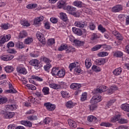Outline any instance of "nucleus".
I'll return each mask as SVG.
<instances>
[{
	"mask_svg": "<svg viewBox=\"0 0 129 129\" xmlns=\"http://www.w3.org/2000/svg\"><path fill=\"white\" fill-rule=\"evenodd\" d=\"M102 100V97L100 95H95L90 100L91 104H97L98 102H100Z\"/></svg>",
	"mask_w": 129,
	"mask_h": 129,
	"instance_id": "nucleus-1",
	"label": "nucleus"
},
{
	"mask_svg": "<svg viewBox=\"0 0 129 129\" xmlns=\"http://www.w3.org/2000/svg\"><path fill=\"white\" fill-rule=\"evenodd\" d=\"M63 10L67 11L68 14L73 15V16H76V8L71 6H66L63 8Z\"/></svg>",
	"mask_w": 129,
	"mask_h": 129,
	"instance_id": "nucleus-2",
	"label": "nucleus"
},
{
	"mask_svg": "<svg viewBox=\"0 0 129 129\" xmlns=\"http://www.w3.org/2000/svg\"><path fill=\"white\" fill-rule=\"evenodd\" d=\"M36 37L38 40H39L43 45L46 44V39L45 38V37H44V34H42V33L37 32L36 33Z\"/></svg>",
	"mask_w": 129,
	"mask_h": 129,
	"instance_id": "nucleus-3",
	"label": "nucleus"
},
{
	"mask_svg": "<svg viewBox=\"0 0 129 129\" xmlns=\"http://www.w3.org/2000/svg\"><path fill=\"white\" fill-rule=\"evenodd\" d=\"M29 63L30 65L34 66L35 69H39L41 68V64L38 59H32Z\"/></svg>",
	"mask_w": 129,
	"mask_h": 129,
	"instance_id": "nucleus-4",
	"label": "nucleus"
},
{
	"mask_svg": "<svg viewBox=\"0 0 129 129\" xmlns=\"http://www.w3.org/2000/svg\"><path fill=\"white\" fill-rule=\"evenodd\" d=\"M1 58L2 60H3V61H10V60H12V59L14 58V55L10 54H3L1 55Z\"/></svg>",
	"mask_w": 129,
	"mask_h": 129,
	"instance_id": "nucleus-5",
	"label": "nucleus"
},
{
	"mask_svg": "<svg viewBox=\"0 0 129 129\" xmlns=\"http://www.w3.org/2000/svg\"><path fill=\"white\" fill-rule=\"evenodd\" d=\"M122 6L121 5H116L111 9V12L112 13H119L121 11H122Z\"/></svg>",
	"mask_w": 129,
	"mask_h": 129,
	"instance_id": "nucleus-6",
	"label": "nucleus"
},
{
	"mask_svg": "<svg viewBox=\"0 0 129 129\" xmlns=\"http://www.w3.org/2000/svg\"><path fill=\"white\" fill-rule=\"evenodd\" d=\"M44 106L46 107V109L49 111H52L56 108V105L52 104L50 103H44Z\"/></svg>",
	"mask_w": 129,
	"mask_h": 129,
	"instance_id": "nucleus-7",
	"label": "nucleus"
},
{
	"mask_svg": "<svg viewBox=\"0 0 129 129\" xmlns=\"http://www.w3.org/2000/svg\"><path fill=\"white\" fill-rule=\"evenodd\" d=\"M15 116V112H5L4 113V118H12Z\"/></svg>",
	"mask_w": 129,
	"mask_h": 129,
	"instance_id": "nucleus-8",
	"label": "nucleus"
},
{
	"mask_svg": "<svg viewBox=\"0 0 129 129\" xmlns=\"http://www.w3.org/2000/svg\"><path fill=\"white\" fill-rule=\"evenodd\" d=\"M72 30L74 34L78 35V36H82L83 34L82 30L79 28H77L76 27H73Z\"/></svg>",
	"mask_w": 129,
	"mask_h": 129,
	"instance_id": "nucleus-9",
	"label": "nucleus"
},
{
	"mask_svg": "<svg viewBox=\"0 0 129 129\" xmlns=\"http://www.w3.org/2000/svg\"><path fill=\"white\" fill-rule=\"evenodd\" d=\"M81 88V84H77V83H72L70 85V88L71 89H73V90H77V89H79V88Z\"/></svg>",
	"mask_w": 129,
	"mask_h": 129,
	"instance_id": "nucleus-10",
	"label": "nucleus"
},
{
	"mask_svg": "<svg viewBox=\"0 0 129 129\" xmlns=\"http://www.w3.org/2000/svg\"><path fill=\"white\" fill-rule=\"evenodd\" d=\"M75 26L80 29H83L85 27V23L83 21H77L75 23Z\"/></svg>",
	"mask_w": 129,
	"mask_h": 129,
	"instance_id": "nucleus-11",
	"label": "nucleus"
},
{
	"mask_svg": "<svg viewBox=\"0 0 129 129\" xmlns=\"http://www.w3.org/2000/svg\"><path fill=\"white\" fill-rule=\"evenodd\" d=\"M68 121L69 125H70V126H72V127H74V128L77 127V123H76V122H75L73 120H72L71 119H69Z\"/></svg>",
	"mask_w": 129,
	"mask_h": 129,
	"instance_id": "nucleus-12",
	"label": "nucleus"
},
{
	"mask_svg": "<svg viewBox=\"0 0 129 129\" xmlns=\"http://www.w3.org/2000/svg\"><path fill=\"white\" fill-rule=\"evenodd\" d=\"M17 71L18 73H20L21 74H23L24 75L27 74V70H26L25 68L18 67L17 68Z\"/></svg>",
	"mask_w": 129,
	"mask_h": 129,
	"instance_id": "nucleus-13",
	"label": "nucleus"
},
{
	"mask_svg": "<svg viewBox=\"0 0 129 129\" xmlns=\"http://www.w3.org/2000/svg\"><path fill=\"white\" fill-rule=\"evenodd\" d=\"M60 19L63 22H67V21H68V17H67V15L63 12H61L60 13Z\"/></svg>",
	"mask_w": 129,
	"mask_h": 129,
	"instance_id": "nucleus-14",
	"label": "nucleus"
},
{
	"mask_svg": "<svg viewBox=\"0 0 129 129\" xmlns=\"http://www.w3.org/2000/svg\"><path fill=\"white\" fill-rule=\"evenodd\" d=\"M114 57H116L117 58H121L122 56H123V53L121 51H117L113 52Z\"/></svg>",
	"mask_w": 129,
	"mask_h": 129,
	"instance_id": "nucleus-15",
	"label": "nucleus"
},
{
	"mask_svg": "<svg viewBox=\"0 0 129 129\" xmlns=\"http://www.w3.org/2000/svg\"><path fill=\"white\" fill-rule=\"evenodd\" d=\"M44 20V17L41 16L40 17H37L34 19V24L35 25H39L42 21Z\"/></svg>",
	"mask_w": 129,
	"mask_h": 129,
	"instance_id": "nucleus-16",
	"label": "nucleus"
},
{
	"mask_svg": "<svg viewBox=\"0 0 129 129\" xmlns=\"http://www.w3.org/2000/svg\"><path fill=\"white\" fill-rule=\"evenodd\" d=\"M66 73V72L65 71V70L61 69L58 71V73L56 76H58L60 78H62L65 76Z\"/></svg>",
	"mask_w": 129,
	"mask_h": 129,
	"instance_id": "nucleus-17",
	"label": "nucleus"
},
{
	"mask_svg": "<svg viewBox=\"0 0 129 129\" xmlns=\"http://www.w3.org/2000/svg\"><path fill=\"white\" fill-rule=\"evenodd\" d=\"M122 71V69H121V68H118L113 71V73L114 75H116V76H118V75L121 74Z\"/></svg>",
	"mask_w": 129,
	"mask_h": 129,
	"instance_id": "nucleus-18",
	"label": "nucleus"
},
{
	"mask_svg": "<svg viewBox=\"0 0 129 129\" xmlns=\"http://www.w3.org/2000/svg\"><path fill=\"white\" fill-rule=\"evenodd\" d=\"M105 63V59L104 58H99L96 60L97 65H104Z\"/></svg>",
	"mask_w": 129,
	"mask_h": 129,
	"instance_id": "nucleus-19",
	"label": "nucleus"
},
{
	"mask_svg": "<svg viewBox=\"0 0 129 129\" xmlns=\"http://www.w3.org/2000/svg\"><path fill=\"white\" fill-rule=\"evenodd\" d=\"M28 36V33L25 30H23L20 32L19 35V39H23L24 38H26Z\"/></svg>",
	"mask_w": 129,
	"mask_h": 129,
	"instance_id": "nucleus-20",
	"label": "nucleus"
},
{
	"mask_svg": "<svg viewBox=\"0 0 129 129\" xmlns=\"http://www.w3.org/2000/svg\"><path fill=\"white\" fill-rule=\"evenodd\" d=\"M6 109L7 110H16L17 109V106L15 104L7 105Z\"/></svg>",
	"mask_w": 129,
	"mask_h": 129,
	"instance_id": "nucleus-21",
	"label": "nucleus"
},
{
	"mask_svg": "<svg viewBox=\"0 0 129 129\" xmlns=\"http://www.w3.org/2000/svg\"><path fill=\"white\" fill-rule=\"evenodd\" d=\"M21 124H23V125H25V126H29V127H32V122L30 121H25L22 120L21 121Z\"/></svg>",
	"mask_w": 129,
	"mask_h": 129,
	"instance_id": "nucleus-22",
	"label": "nucleus"
},
{
	"mask_svg": "<svg viewBox=\"0 0 129 129\" xmlns=\"http://www.w3.org/2000/svg\"><path fill=\"white\" fill-rule=\"evenodd\" d=\"M58 72H59V68H56V67L53 68L51 71V74L53 76H57Z\"/></svg>",
	"mask_w": 129,
	"mask_h": 129,
	"instance_id": "nucleus-23",
	"label": "nucleus"
},
{
	"mask_svg": "<svg viewBox=\"0 0 129 129\" xmlns=\"http://www.w3.org/2000/svg\"><path fill=\"white\" fill-rule=\"evenodd\" d=\"M5 70L7 73H11L14 71V68L11 66H8L5 68Z\"/></svg>",
	"mask_w": 129,
	"mask_h": 129,
	"instance_id": "nucleus-24",
	"label": "nucleus"
},
{
	"mask_svg": "<svg viewBox=\"0 0 129 129\" xmlns=\"http://www.w3.org/2000/svg\"><path fill=\"white\" fill-rule=\"evenodd\" d=\"M67 108H72L75 106V104L73 103L72 101H69L66 104Z\"/></svg>",
	"mask_w": 129,
	"mask_h": 129,
	"instance_id": "nucleus-25",
	"label": "nucleus"
},
{
	"mask_svg": "<svg viewBox=\"0 0 129 129\" xmlns=\"http://www.w3.org/2000/svg\"><path fill=\"white\" fill-rule=\"evenodd\" d=\"M121 109L124 110V111H127V112H129V104H122L121 107Z\"/></svg>",
	"mask_w": 129,
	"mask_h": 129,
	"instance_id": "nucleus-26",
	"label": "nucleus"
},
{
	"mask_svg": "<svg viewBox=\"0 0 129 129\" xmlns=\"http://www.w3.org/2000/svg\"><path fill=\"white\" fill-rule=\"evenodd\" d=\"M78 62H74V63H72L70 64L69 68L70 70V71H72L73 69H74V68L77 67V65H78Z\"/></svg>",
	"mask_w": 129,
	"mask_h": 129,
	"instance_id": "nucleus-27",
	"label": "nucleus"
},
{
	"mask_svg": "<svg viewBox=\"0 0 129 129\" xmlns=\"http://www.w3.org/2000/svg\"><path fill=\"white\" fill-rule=\"evenodd\" d=\"M42 92L44 93V95H48V94H50V90L49 88L44 87L42 89Z\"/></svg>",
	"mask_w": 129,
	"mask_h": 129,
	"instance_id": "nucleus-28",
	"label": "nucleus"
},
{
	"mask_svg": "<svg viewBox=\"0 0 129 129\" xmlns=\"http://www.w3.org/2000/svg\"><path fill=\"white\" fill-rule=\"evenodd\" d=\"M16 46L19 49H23V48H25V45L23 44V42L20 41H18L16 44Z\"/></svg>",
	"mask_w": 129,
	"mask_h": 129,
	"instance_id": "nucleus-29",
	"label": "nucleus"
},
{
	"mask_svg": "<svg viewBox=\"0 0 129 129\" xmlns=\"http://www.w3.org/2000/svg\"><path fill=\"white\" fill-rule=\"evenodd\" d=\"M49 86L51 88H53V89H60L61 88L60 85L56 84H49Z\"/></svg>",
	"mask_w": 129,
	"mask_h": 129,
	"instance_id": "nucleus-30",
	"label": "nucleus"
},
{
	"mask_svg": "<svg viewBox=\"0 0 129 129\" xmlns=\"http://www.w3.org/2000/svg\"><path fill=\"white\" fill-rule=\"evenodd\" d=\"M73 42L76 46H82L84 44V42L80 41L77 39L74 40Z\"/></svg>",
	"mask_w": 129,
	"mask_h": 129,
	"instance_id": "nucleus-31",
	"label": "nucleus"
},
{
	"mask_svg": "<svg viewBox=\"0 0 129 129\" xmlns=\"http://www.w3.org/2000/svg\"><path fill=\"white\" fill-rule=\"evenodd\" d=\"M97 120V118L96 117L90 115L88 117V121H89L90 122H91V121H96Z\"/></svg>",
	"mask_w": 129,
	"mask_h": 129,
	"instance_id": "nucleus-32",
	"label": "nucleus"
},
{
	"mask_svg": "<svg viewBox=\"0 0 129 129\" xmlns=\"http://www.w3.org/2000/svg\"><path fill=\"white\" fill-rule=\"evenodd\" d=\"M66 2L63 1H60L57 3V7L58 9H62L64 7Z\"/></svg>",
	"mask_w": 129,
	"mask_h": 129,
	"instance_id": "nucleus-33",
	"label": "nucleus"
},
{
	"mask_svg": "<svg viewBox=\"0 0 129 129\" xmlns=\"http://www.w3.org/2000/svg\"><path fill=\"white\" fill-rule=\"evenodd\" d=\"M85 66L88 69L90 68L91 67V62L89 58H87L85 60Z\"/></svg>",
	"mask_w": 129,
	"mask_h": 129,
	"instance_id": "nucleus-34",
	"label": "nucleus"
},
{
	"mask_svg": "<svg viewBox=\"0 0 129 129\" xmlns=\"http://www.w3.org/2000/svg\"><path fill=\"white\" fill-rule=\"evenodd\" d=\"M90 110L93 111V110H95L96 108H97V104H91V105H89Z\"/></svg>",
	"mask_w": 129,
	"mask_h": 129,
	"instance_id": "nucleus-35",
	"label": "nucleus"
},
{
	"mask_svg": "<svg viewBox=\"0 0 129 129\" xmlns=\"http://www.w3.org/2000/svg\"><path fill=\"white\" fill-rule=\"evenodd\" d=\"M82 71L80 66L78 64L75 69V73H76V74H79L80 73H81Z\"/></svg>",
	"mask_w": 129,
	"mask_h": 129,
	"instance_id": "nucleus-36",
	"label": "nucleus"
},
{
	"mask_svg": "<svg viewBox=\"0 0 129 129\" xmlns=\"http://www.w3.org/2000/svg\"><path fill=\"white\" fill-rule=\"evenodd\" d=\"M74 5L75 7H78V8H82V2L81 1H75L74 2Z\"/></svg>",
	"mask_w": 129,
	"mask_h": 129,
	"instance_id": "nucleus-37",
	"label": "nucleus"
},
{
	"mask_svg": "<svg viewBox=\"0 0 129 129\" xmlns=\"http://www.w3.org/2000/svg\"><path fill=\"white\" fill-rule=\"evenodd\" d=\"M67 49V53H71V52H75V48L72 46H68Z\"/></svg>",
	"mask_w": 129,
	"mask_h": 129,
	"instance_id": "nucleus-38",
	"label": "nucleus"
},
{
	"mask_svg": "<svg viewBox=\"0 0 129 129\" xmlns=\"http://www.w3.org/2000/svg\"><path fill=\"white\" fill-rule=\"evenodd\" d=\"M7 41V37L3 36L2 37L1 40H0V46H3V44H5Z\"/></svg>",
	"mask_w": 129,
	"mask_h": 129,
	"instance_id": "nucleus-39",
	"label": "nucleus"
},
{
	"mask_svg": "<svg viewBox=\"0 0 129 129\" xmlns=\"http://www.w3.org/2000/svg\"><path fill=\"white\" fill-rule=\"evenodd\" d=\"M29 120H37L38 119V117L36 115H30L27 117Z\"/></svg>",
	"mask_w": 129,
	"mask_h": 129,
	"instance_id": "nucleus-40",
	"label": "nucleus"
},
{
	"mask_svg": "<svg viewBox=\"0 0 129 129\" xmlns=\"http://www.w3.org/2000/svg\"><path fill=\"white\" fill-rule=\"evenodd\" d=\"M87 99V93L86 92L83 93L81 97V101H85Z\"/></svg>",
	"mask_w": 129,
	"mask_h": 129,
	"instance_id": "nucleus-41",
	"label": "nucleus"
},
{
	"mask_svg": "<svg viewBox=\"0 0 129 129\" xmlns=\"http://www.w3.org/2000/svg\"><path fill=\"white\" fill-rule=\"evenodd\" d=\"M41 60L43 62H44V63H46V64H50V62H51V61L49 60V58L45 56H43L42 57H41Z\"/></svg>",
	"mask_w": 129,
	"mask_h": 129,
	"instance_id": "nucleus-42",
	"label": "nucleus"
},
{
	"mask_svg": "<svg viewBox=\"0 0 129 129\" xmlns=\"http://www.w3.org/2000/svg\"><path fill=\"white\" fill-rule=\"evenodd\" d=\"M32 42H33V38L30 37H27V38L25 40V44H26V45L31 44V43H32Z\"/></svg>",
	"mask_w": 129,
	"mask_h": 129,
	"instance_id": "nucleus-43",
	"label": "nucleus"
},
{
	"mask_svg": "<svg viewBox=\"0 0 129 129\" xmlns=\"http://www.w3.org/2000/svg\"><path fill=\"white\" fill-rule=\"evenodd\" d=\"M26 86L30 90H36L37 89V87L33 85L27 84Z\"/></svg>",
	"mask_w": 129,
	"mask_h": 129,
	"instance_id": "nucleus-44",
	"label": "nucleus"
},
{
	"mask_svg": "<svg viewBox=\"0 0 129 129\" xmlns=\"http://www.w3.org/2000/svg\"><path fill=\"white\" fill-rule=\"evenodd\" d=\"M12 86V85L10 86V90L7 91L8 93H17V90L13 88Z\"/></svg>",
	"mask_w": 129,
	"mask_h": 129,
	"instance_id": "nucleus-45",
	"label": "nucleus"
},
{
	"mask_svg": "<svg viewBox=\"0 0 129 129\" xmlns=\"http://www.w3.org/2000/svg\"><path fill=\"white\" fill-rule=\"evenodd\" d=\"M36 99L33 98V97H29L28 98V100L29 102H31V103H34V104H37V102H36Z\"/></svg>",
	"mask_w": 129,
	"mask_h": 129,
	"instance_id": "nucleus-46",
	"label": "nucleus"
},
{
	"mask_svg": "<svg viewBox=\"0 0 129 129\" xmlns=\"http://www.w3.org/2000/svg\"><path fill=\"white\" fill-rule=\"evenodd\" d=\"M8 101V98L5 97H0V104H4Z\"/></svg>",
	"mask_w": 129,
	"mask_h": 129,
	"instance_id": "nucleus-47",
	"label": "nucleus"
},
{
	"mask_svg": "<svg viewBox=\"0 0 129 129\" xmlns=\"http://www.w3.org/2000/svg\"><path fill=\"white\" fill-rule=\"evenodd\" d=\"M68 48L67 44H62L60 47L58 48L59 51H63V50H66Z\"/></svg>",
	"mask_w": 129,
	"mask_h": 129,
	"instance_id": "nucleus-48",
	"label": "nucleus"
},
{
	"mask_svg": "<svg viewBox=\"0 0 129 129\" xmlns=\"http://www.w3.org/2000/svg\"><path fill=\"white\" fill-rule=\"evenodd\" d=\"M102 47V45L98 44L94 46L93 48H92V51H97V50H99L100 48Z\"/></svg>",
	"mask_w": 129,
	"mask_h": 129,
	"instance_id": "nucleus-49",
	"label": "nucleus"
},
{
	"mask_svg": "<svg viewBox=\"0 0 129 129\" xmlns=\"http://www.w3.org/2000/svg\"><path fill=\"white\" fill-rule=\"evenodd\" d=\"M53 44H55V39L53 38L48 39L47 42V45H48V46H52Z\"/></svg>",
	"mask_w": 129,
	"mask_h": 129,
	"instance_id": "nucleus-50",
	"label": "nucleus"
},
{
	"mask_svg": "<svg viewBox=\"0 0 129 129\" xmlns=\"http://www.w3.org/2000/svg\"><path fill=\"white\" fill-rule=\"evenodd\" d=\"M21 25H23L24 27H30V23L27 21H22L21 22Z\"/></svg>",
	"mask_w": 129,
	"mask_h": 129,
	"instance_id": "nucleus-51",
	"label": "nucleus"
},
{
	"mask_svg": "<svg viewBox=\"0 0 129 129\" xmlns=\"http://www.w3.org/2000/svg\"><path fill=\"white\" fill-rule=\"evenodd\" d=\"M92 69L94 71H95V72H99L100 71H101L100 68H99L96 66H93L92 68Z\"/></svg>",
	"mask_w": 129,
	"mask_h": 129,
	"instance_id": "nucleus-52",
	"label": "nucleus"
},
{
	"mask_svg": "<svg viewBox=\"0 0 129 129\" xmlns=\"http://www.w3.org/2000/svg\"><path fill=\"white\" fill-rule=\"evenodd\" d=\"M101 126H106V127H109L112 126V124H110L109 122H102L100 124Z\"/></svg>",
	"mask_w": 129,
	"mask_h": 129,
	"instance_id": "nucleus-53",
	"label": "nucleus"
},
{
	"mask_svg": "<svg viewBox=\"0 0 129 129\" xmlns=\"http://www.w3.org/2000/svg\"><path fill=\"white\" fill-rule=\"evenodd\" d=\"M98 30L100 31V32H101V33H104V32L106 31V29H105V28L102 27V25H100L98 26Z\"/></svg>",
	"mask_w": 129,
	"mask_h": 129,
	"instance_id": "nucleus-54",
	"label": "nucleus"
},
{
	"mask_svg": "<svg viewBox=\"0 0 129 129\" xmlns=\"http://www.w3.org/2000/svg\"><path fill=\"white\" fill-rule=\"evenodd\" d=\"M119 117L120 116L118 115L115 116L113 117L112 118H111V121H112V122H115V121H117L118 120H119Z\"/></svg>",
	"mask_w": 129,
	"mask_h": 129,
	"instance_id": "nucleus-55",
	"label": "nucleus"
},
{
	"mask_svg": "<svg viewBox=\"0 0 129 129\" xmlns=\"http://www.w3.org/2000/svg\"><path fill=\"white\" fill-rule=\"evenodd\" d=\"M9 26H10L9 23L3 24L1 25V28H2L4 30H8V29H9Z\"/></svg>",
	"mask_w": 129,
	"mask_h": 129,
	"instance_id": "nucleus-56",
	"label": "nucleus"
},
{
	"mask_svg": "<svg viewBox=\"0 0 129 129\" xmlns=\"http://www.w3.org/2000/svg\"><path fill=\"white\" fill-rule=\"evenodd\" d=\"M118 122L119 123L122 124V123H127L128 122V121H127V119H124V118H121Z\"/></svg>",
	"mask_w": 129,
	"mask_h": 129,
	"instance_id": "nucleus-57",
	"label": "nucleus"
},
{
	"mask_svg": "<svg viewBox=\"0 0 129 129\" xmlns=\"http://www.w3.org/2000/svg\"><path fill=\"white\" fill-rule=\"evenodd\" d=\"M102 47L104 48V49H106V50H110L111 49V46L107 45L106 44L102 45Z\"/></svg>",
	"mask_w": 129,
	"mask_h": 129,
	"instance_id": "nucleus-58",
	"label": "nucleus"
},
{
	"mask_svg": "<svg viewBox=\"0 0 129 129\" xmlns=\"http://www.w3.org/2000/svg\"><path fill=\"white\" fill-rule=\"evenodd\" d=\"M116 39L119 40V41H122L123 40V36L120 34V33H119L118 35L116 36Z\"/></svg>",
	"mask_w": 129,
	"mask_h": 129,
	"instance_id": "nucleus-59",
	"label": "nucleus"
},
{
	"mask_svg": "<svg viewBox=\"0 0 129 129\" xmlns=\"http://www.w3.org/2000/svg\"><path fill=\"white\" fill-rule=\"evenodd\" d=\"M50 21L53 24H56V23H58V19L55 17H52L50 18Z\"/></svg>",
	"mask_w": 129,
	"mask_h": 129,
	"instance_id": "nucleus-60",
	"label": "nucleus"
},
{
	"mask_svg": "<svg viewBox=\"0 0 129 129\" xmlns=\"http://www.w3.org/2000/svg\"><path fill=\"white\" fill-rule=\"evenodd\" d=\"M50 121H51V119L49 117H46L43 120V122H44L45 124H48Z\"/></svg>",
	"mask_w": 129,
	"mask_h": 129,
	"instance_id": "nucleus-61",
	"label": "nucleus"
},
{
	"mask_svg": "<svg viewBox=\"0 0 129 129\" xmlns=\"http://www.w3.org/2000/svg\"><path fill=\"white\" fill-rule=\"evenodd\" d=\"M61 94L64 98H66V97H68V94L67 93V92L65 91H61Z\"/></svg>",
	"mask_w": 129,
	"mask_h": 129,
	"instance_id": "nucleus-62",
	"label": "nucleus"
},
{
	"mask_svg": "<svg viewBox=\"0 0 129 129\" xmlns=\"http://www.w3.org/2000/svg\"><path fill=\"white\" fill-rule=\"evenodd\" d=\"M50 67H51V64H50V63H47L44 67V69L45 70V71H48V70L50 69Z\"/></svg>",
	"mask_w": 129,
	"mask_h": 129,
	"instance_id": "nucleus-63",
	"label": "nucleus"
},
{
	"mask_svg": "<svg viewBox=\"0 0 129 129\" xmlns=\"http://www.w3.org/2000/svg\"><path fill=\"white\" fill-rule=\"evenodd\" d=\"M15 46V43H14V42H13V41L10 42L8 43L7 44V48H8V49H9V48L11 47H14Z\"/></svg>",
	"mask_w": 129,
	"mask_h": 129,
	"instance_id": "nucleus-64",
	"label": "nucleus"
}]
</instances>
